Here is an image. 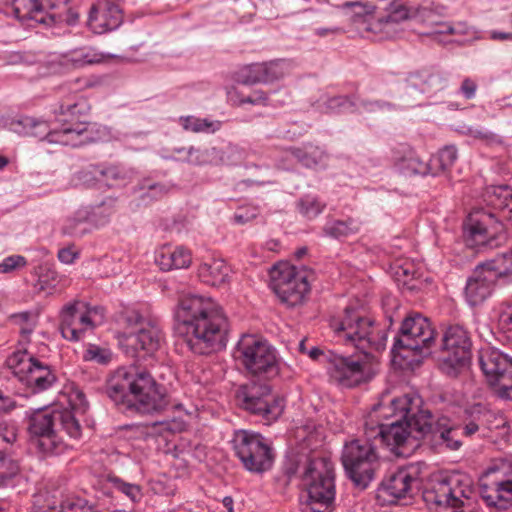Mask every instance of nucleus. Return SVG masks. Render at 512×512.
Here are the masks:
<instances>
[{
  "label": "nucleus",
  "instance_id": "nucleus-14",
  "mask_svg": "<svg viewBox=\"0 0 512 512\" xmlns=\"http://www.w3.org/2000/svg\"><path fill=\"white\" fill-rule=\"evenodd\" d=\"M473 495L472 481L461 475L435 479L422 493L430 509L446 508L452 512H464V508L471 505Z\"/></svg>",
  "mask_w": 512,
  "mask_h": 512
},
{
  "label": "nucleus",
  "instance_id": "nucleus-24",
  "mask_svg": "<svg viewBox=\"0 0 512 512\" xmlns=\"http://www.w3.org/2000/svg\"><path fill=\"white\" fill-rule=\"evenodd\" d=\"M425 469L422 462L398 468L382 481V491L394 499L412 497L420 489Z\"/></svg>",
  "mask_w": 512,
  "mask_h": 512
},
{
  "label": "nucleus",
  "instance_id": "nucleus-34",
  "mask_svg": "<svg viewBox=\"0 0 512 512\" xmlns=\"http://www.w3.org/2000/svg\"><path fill=\"white\" fill-rule=\"evenodd\" d=\"M89 207L78 209L71 217L67 218L62 226V233L75 238L83 237L90 232L87 227L90 224Z\"/></svg>",
  "mask_w": 512,
  "mask_h": 512
},
{
  "label": "nucleus",
  "instance_id": "nucleus-1",
  "mask_svg": "<svg viewBox=\"0 0 512 512\" xmlns=\"http://www.w3.org/2000/svg\"><path fill=\"white\" fill-rule=\"evenodd\" d=\"M175 332L190 351L209 355L227 345L228 320L210 297L190 294L179 299L174 310Z\"/></svg>",
  "mask_w": 512,
  "mask_h": 512
},
{
  "label": "nucleus",
  "instance_id": "nucleus-54",
  "mask_svg": "<svg viewBox=\"0 0 512 512\" xmlns=\"http://www.w3.org/2000/svg\"><path fill=\"white\" fill-rule=\"evenodd\" d=\"M153 426H160L162 431L171 433L181 432L185 429V421L180 417H173L159 422H154Z\"/></svg>",
  "mask_w": 512,
  "mask_h": 512
},
{
  "label": "nucleus",
  "instance_id": "nucleus-59",
  "mask_svg": "<svg viewBox=\"0 0 512 512\" xmlns=\"http://www.w3.org/2000/svg\"><path fill=\"white\" fill-rule=\"evenodd\" d=\"M305 160L309 162V164H303L304 166L311 168L317 166L323 159V152L318 148H313V146H307V152L305 154Z\"/></svg>",
  "mask_w": 512,
  "mask_h": 512
},
{
  "label": "nucleus",
  "instance_id": "nucleus-23",
  "mask_svg": "<svg viewBox=\"0 0 512 512\" xmlns=\"http://www.w3.org/2000/svg\"><path fill=\"white\" fill-rule=\"evenodd\" d=\"M96 307H89L86 302L75 300L66 304L61 310L60 330L62 336L69 341L84 339L87 332L96 327L94 315Z\"/></svg>",
  "mask_w": 512,
  "mask_h": 512
},
{
  "label": "nucleus",
  "instance_id": "nucleus-36",
  "mask_svg": "<svg viewBox=\"0 0 512 512\" xmlns=\"http://www.w3.org/2000/svg\"><path fill=\"white\" fill-rule=\"evenodd\" d=\"M321 107L327 113L356 112L359 109L356 97L344 95L326 98L323 100Z\"/></svg>",
  "mask_w": 512,
  "mask_h": 512
},
{
  "label": "nucleus",
  "instance_id": "nucleus-48",
  "mask_svg": "<svg viewBox=\"0 0 512 512\" xmlns=\"http://www.w3.org/2000/svg\"><path fill=\"white\" fill-rule=\"evenodd\" d=\"M75 178L83 185L93 186L96 182L102 181L101 165H89L84 167L76 172Z\"/></svg>",
  "mask_w": 512,
  "mask_h": 512
},
{
  "label": "nucleus",
  "instance_id": "nucleus-15",
  "mask_svg": "<svg viewBox=\"0 0 512 512\" xmlns=\"http://www.w3.org/2000/svg\"><path fill=\"white\" fill-rule=\"evenodd\" d=\"M448 86L446 73L435 69H423L410 73L403 81L397 82L388 95L399 99L404 106L420 105L425 98L432 97Z\"/></svg>",
  "mask_w": 512,
  "mask_h": 512
},
{
  "label": "nucleus",
  "instance_id": "nucleus-29",
  "mask_svg": "<svg viewBox=\"0 0 512 512\" xmlns=\"http://www.w3.org/2000/svg\"><path fill=\"white\" fill-rule=\"evenodd\" d=\"M57 1L58 0H12L13 15L23 24L29 21L43 23V14L47 12L48 9L57 7Z\"/></svg>",
  "mask_w": 512,
  "mask_h": 512
},
{
  "label": "nucleus",
  "instance_id": "nucleus-26",
  "mask_svg": "<svg viewBox=\"0 0 512 512\" xmlns=\"http://www.w3.org/2000/svg\"><path fill=\"white\" fill-rule=\"evenodd\" d=\"M123 22L122 10L115 3L105 1L91 7L87 25L95 34L116 30Z\"/></svg>",
  "mask_w": 512,
  "mask_h": 512
},
{
  "label": "nucleus",
  "instance_id": "nucleus-6",
  "mask_svg": "<svg viewBox=\"0 0 512 512\" xmlns=\"http://www.w3.org/2000/svg\"><path fill=\"white\" fill-rule=\"evenodd\" d=\"M13 130L24 136H32L49 143L79 147L102 140L105 129L96 123L79 122L75 127L50 129L47 122L24 116L12 122Z\"/></svg>",
  "mask_w": 512,
  "mask_h": 512
},
{
  "label": "nucleus",
  "instance_id": "nucleus-20",
  "mask_svg": "<svg viewBox=\"0 0 512 512\" xmlns=\"http://www.w3.org/2000/svg\"><path fill=\"white\" fill-rule=\"evenodd\" d=\"M241 408L260 418L265 425L276 421L283 413V401L272 394L270 386L252 383L239 388L236 394Z\"/></svg>",
  "mask_w": 512,
  "mask_h": 512
},
{
  "label": "nucleus",
  "instance_id": "nucleus-28",
  "mask_svg": "<svg viewBox=\"0 0 512 512\" xmlns=\"http://www.w3.org/2000/svg\"><path fill=\"white\" fill-rule=\"evenodd\" d=\"M90 111L88 101L76 93H70L55 105L53 113L56 120L64 127H75L76 123L81 122L80 117Z\"/></svg>",
  "mask_w": 512,
  "mask_h": 512
},
{
  "label": "nucleus",
  "instance_id": "nucleus-63",
  "mask_svg": "<svg viewBox=\"0 0 512 512\" xmlns=\"http://www.w3.org/2000/svg\"><path fill=\"white\" fill-rule=\"evenodd\" d=\"M78 252L71 248H62L58 251V259L64 264H71L78 257Z\"/></svg>",
  "mask_w": 512,
  "mask_h": 512
},
{
  "label": "nucleus",
  "instance_id": "nucleus-52",
  "mask_svg": "<svg viewBox=\"0 0 512 512\" xmlns=\"http://www.w3.org/2000/svg\"><path fill=\"white\" fill-rule=\"evenodd\" d=\"M122 319L128 327L140 326V328L146 325V321L152 320L151 318L144 317L135 309H126L122 313Z\"/></svg>",
  "mask_w": 512,
  "mask_h": 512
},
{
  "label": "nucleus",
  "instance_id": "nucleus-25",
  "mask_svg": "<svg viewBox=\"0 0 512 512\" xmlns=\"http://www.w3.org/2000/svg\"><path fill=\"white\" fill-rule=\"evenodd\" d=\"M327 358L331 379L342 387L352 388L367 380V365L360 357L329 352Z\"/></svg>",
  "mask_w": 512,
  "mask_h": 512
},
{
  "label": "nucleus",
  "instance_id": "nucleus-22",
  "mask_svg": "<svg viewBox=\"0 0 512 512\" xmlns=\"http://www.w3.org/2000/svg\"><path fill=\"white\" fill-rule=\"evenodd\" d=\"M479 365L488 382L497 386V395L512 400V357L494 347L479 351Z\"/></svg>",
  "mask_w": 512,
  "mask_h": 512
},
{
  "label": "nucleus",
  "instance_id": "nucleus-31",
  "mask_svg": "<svg viewBox=\"0 0 512 512\" xmlns=\"http://www.w3.org/2000/svg\"><path fill=\"white\" fill-rule=\"evenodd\" d=\"M192 258L189 250L183 247L161 248L155 256V262L163 271L172 269L187 268L191 264Z\"/></svg>",
  "mask_w": 512,
  "mask_h": 512
},
{
  "label": "nucleus",
  "instance_id": "nucleus-3",
  "mask_svg": "<svg viewBox=\"0 0 512 512\" xmlns=\"http://www.w3.org/2000/svg\"><path fill=\"white\" fill-rule=\"evenodd\" d=\"M483 197L487 208L474 209L463 224L466 246L478 251L506 243L508 234L504 221L512 224V189L509 186H489Z\"/></svg>",
  "mask_w": 512,
  "mask_h": 512
},
{
  "label": "nucleus",
  "instance_id": "nucleus-53",
  "mask_svg": "<svg viewBox=\"0 0 512 512\" xmlns=\"http://www.w3.org/2000/svg\"><path fill=\"white\" fill-rule=\"evenodd\" d=\"M141 189H147L150 197L159 198L167 194L172 189V186L166 183H155L145 180L142 183Z\"/></svg>",
  "mask_w": 512,
  "mask_h": 512
},
{
  "label": "nucleus",
  "instance_id": "nucleus-64",
  "mask_svg": "<svg viewBox=\"0 0 512 512\" xmlns=\"http://www.w3.org/2000/svg\"><path fill=\"white\" fill-rule=\"evenodd\" d=\"M62 512H99V511L91 506L82 507V506H80V501H78L76 503H67L66 506H63Z\"/></svg>",
  "mask_w": 512,
  "mask_h": 512
},
{
  "label": "nucleus",
  "instance_id": "nucleus-33",
  "mask_svg": "<svg viewBox=\"0 0 512 512\" xmlns=\"http://www.w3.org/2000/svg\"><path fill=\"white\" fill-rule=\"evenodd\" d=\"M458 158L454 145H447L429 159L430 175L439 176L450 171Z\"/></svg>",
  "mask_w": 512,
  "mask_h": 512
},
{
  "label": "nucleus",
  "instance_id": "nucleus-8",
  "mask_svg": "<svg viewBox=\"0 0 512 512\" xmlns=\"http://www.w3.org/2000/svg\"><path fill=\"white\" fill-rule=\"evenodd\" d=\"M301 482L308 494L303 512H333L335 507V470L327 457H306Z\"/></svg>",
  "mask_w": 512,
  "mask_h": 512
},
{
  "label": "nucleus",
  "instance_id": "nucleus-50",
  "mask_svg": "<svg viewBox=\"0 0 512 512\" xmlns=\"http://www.w3.org/2000/svg\"><path fill=\"white\" fill-rule=\"evenodd\" d=\"M83 357L86 361H93L97 364L106 365L110 362L112 353L106 348L90 344Z\"/></svg>",
  "mask_w": 512,
  "mask_h": 512
},
{
  "label": "nucleus",
  "instance_id": "nucleus-56",
  "mask_svg": "<svg viewBox=\"0 0 512 512\" xmlns=\"http://www.w3.org/2000/svg\"><path fill=\"white\" fill-rule=\"evenodd\" d=\"M113 482L119 491L124 493L132 501H136L140 497V488L138 485L130 484L119 478H114Z\"/></svg>",
  "mask_w": 512,
  "mask_h": 512
},
{
  "label": "nucleus",
  "instance_id": "nucleus-37",
  "mask_svg": "<svg viewBox=\"0 0 512 512\" xmlns=\"http://www.w3.org/2000/svg\"><path fill=\"white\" fill-rule=\"evenodd\" d=\"M358 230H359V223L354 219H348L345 221H342V220L328 221L323 228V232L326 236L336 238V239L354 234V233L358 232Z\"/></svg>",
  "mask_w": 512,
  "mask_h": 512
},
{
  "label": "nucleus",
  "instance_id": "nucleus-10",
  "mask_svg": "<svg viewBox=\"0 0 512 512\" xmlns=\"http://www.w3.org/2000/svg\"><path fill=\"white\" fill-rule=\"evenodd\" d=\"M6 365L24 385L26 397L44 393L58 384L55 368L25 349L13 352Z\"/></svg>",
  "mask_w": 512,
  "mask_h": 512
},
{
  "label": "nucleus",
  "instance_id": "nucleus-27",
  "mask_svg": "<svg viewBox=\"0 0 512 512\" xmlns=\"http://www.w3.org/2000/svg\"><path fill=\"white\" fill-rule=\"evenodd\" d=\"M387 12L385 17L377 20L367 30L382 34L381 38H393L401 31L399 25L402 22L416 16L415 9L397 1L389 5Z\"/></svg>",
  "mask_w": 512,
  "mask_h": 512
},
{
  "label": "nucleus",
  "instance_id": "nucleus-16",
  "mask_svg": "<svg viewBox=\"0 0 512 512\" xmlns=\"http://www.w3.org/2000/svg\"><path fill=\"white\" fill-rule=\"evenodd\" d=\"M471 348L472 340L466 328L459 324L448 326L441 340V371L450 377H456L469 365Z\"/></svg>",
  "mask_w": 512,
  "mask_h": 512
},
{
  "label": "nucleus",
  "instance_id": "nucleus-57",
  "mask_svg": "<svg viewBox=\"0 0 512 512\" xmlns=\"http://www.w3.org/2000/svg\"><path fill=\"white\" fill-rule=\"evenodd\" d=\"M343 9L352 8L354 9V21L362 19L366 15L372 13L371 7L361 2H345L342 4Z\"/></svg>",
  "mask_w": 512,
  "mask_h": 512
},
{
  "label": "nucleus",
  "instance_id": "nucleus-17",
  "mask_svg": "<svg viewBox=\"0 0 512 512\" xmlns=\"http://www.w3.org/2000/svg\"><path fill=\"white\" fill-rule=\"evenodd\" d=\"M489 483L481 487V497L488 507L505 511L512 506V461L496 459L483 472Z\"/></svg>",
  "mask_w": 512,
  "mask_h": 512
},
{
  "label": "nucleus",
  "instance_id": "nucleus-49",
  "mask_svg": "<svg viewBox=\"0 0 512 512\" xmlns=\"http://www.w3.org/2000/svg\"><path fill=\"white\" fill-rule=\"evenodd\" d=\"M19 466L17 462L8 457L4 451H0V486L17 474Z\"/></svg>",
  "mask_w": 512,
  "mask_h": 512
},
{
  "label": "nucleus",
  "instance_id": "nucleus-58",
  "mask_svg": "<svg viewBox=\"0 0 512 512\" xmlns=\"http://www.w3.org/2000/svg\"><path fill=\"white\" fill-rule=\"evenodd\" d=\"M500 330L506 334L508 339H512V310L501 312L498 319Z\"/></svg>",
  "mask_w": 512,
  "mask_h": 512
},
{
  "label": "nucleus",
  "instance_id": "nucleus-32",
  "mask_svg": "<svg viewBox=\"0 0 512 512\" xmlns=\"http://www.w3.org/2000/svg\"><path fill=\"white\" fill-rule=\"evenodd\" d=\"M200 279L211 286H222L229 282L231 269L223 259H211L198 269Z\"/></svg>",
  "mask_w": 512,
  "mask_h": 512
},
{
  "label": "nucleus",
  "instance_id": "nucleus-45",
  "mask_svg": "<svg viewBox=\"0 0 512 512\" xmlns=\"http://www.w3.org/2000/svg\"><path fill=\"white\" fill-rule=\"evenodd\" d=\"M260 64L254 63L247 65L240 69L237 73V82L244 85H253L257 83H263V78L260 71Z\"/></svg>",
  "mask_w": 512,
  "mask_h": 512
},
{
  "label": "nucleus",
  "instance_id": "nucleus-47",
  "mask_svg": "<svg viewBox=\"0 0 512 512\" xmlns=\"http://www.w3.org/2000/svg\"><path fill=\"white\" fill-rule=\"evenodd\" d=\"M359 109L357 112L376 113L379 111H392L396 105L384 100H367L356 97Z\"/></svg>",
  "mask_w": 512,
  "mask_h": 512
},
{
  "label": "nucleus",
  "instance_id": "nucleus-11",
  "mask_svg": "<svg viewBox=\"0 0 512 512\" xmlns=\"http://www.w3.org/2000/svg\"><path fill=\"white\" fill-rule=\"evenodd\" d=\"M506 276H512V247L474 268L464 288L467 303L472 307L482 304L492 295L496 280Z\"/></svg>",
  "mask_w": 512,
  "mask_h": 512
},
{
  "label": "nucleus",
  "instance_id": "nucleus-7",
  "mask_svg": "<svg viewBox=\"0 0 512 512\" xmlns=\"http://www.w3.org/2000/svg\"><path fill=\"white\" fill-rule=\"evenodd\" d=\"M435 329L428 318L417 312L409 313L394 336L391 352L407 365L419 364L431 354L435 343Z\"/></svg>",
  "mask_w": 512,
  "mask_h": 512
},
{
  "label": "nucleus",
  "instance_id": "nucleus-55",
  "mask_svg": "<svg viewBox=\"0 0 512 512\" xmlns=\"http://www.w3.org/2000/svg\"><path fill=\"white\" fill-rule=\"evenodd\" d=\"M306 465V460L304 462L289 459L283 467L284 474L287 476L288 480L291 481L293 478L299 477L301 479V473L303 472V467Z\"/></svg>",
  "mask_w": 512,
  "mask_h": 512
},
{
  "label": "nucleus",
  "instance_id": "nucleus-4",
  "mask_svg": "<svg viewBox=\"0 0 512 512\" xmlns=\"http://www.w3.org/2000/svg\"><path fill=\"white\" fill-rule=\"evenodd\" d=\"M106 393L119 409L140 415H158L169 409L182 410L171 401L166 388L146 371L120 368L107 384Z\"/></svg>",
  "mask_w": 512,
  "mask_h": 512
},
{
  "label": "nucleus",
  "instance_id": "nucleus-51",
  "mask_svg": "<svg viewBox=\"0 0 512 512\" xmlns=\"http://www.w3.org/2000/svg\"><path fill=\"white\" fill-rule=\"evenodd\" d=\"M27 261L21 255H11L0 262V273H11L14 270L26 266Z\"/></svg>",
  "mask_w": 512,
  "mask_h": 512
},
{
  "label": "nucleus",
  "instance_id": "nucleus-44",
  "mask_svg": "<svg viewBox=\"0 0 512 512\" xmlns=\"http://www.w3.org/2000/svg\"><path fill=\"white\" fill-rule=\"evenodd\" d=\"M68 61L73 64L75 67H83L85 65H90L94 63H98L101 61V57L95 53L92 49L89 48H81L74 50L69 55Z\"/></svg>",
  "mask_w": 512,
  "mask_h": 512
},
{
  "label": "nucleus",
  "instance_id": "nucleus-12",
  "mask_svg": "<svg viewBox=\"0 0 512 512\" xmlns=\"http://www.w3.org/2000/svg\"><path fill=\"white\" fill-rule=\"evenodd\" d=\"M233 357L250 375L274 377L279 373L276 349L256 335H242L234 348Z\"/></svg>",
  "mask_w": 512,
  "mask_h": 512
},
{
  "label": "nucleus",
  "instance_id": "nucleus-13",
  "mask_svg": "<svg viewBox=\"0 0 512 512\" xmlns=\"http://www.w3.org/2000/svg\"><path fill=\"white\" fill-rule=\"evenodd\" d=\"M378 446L364 434L362 438L346 443L342 452V463L348 478L355 487L366 489L378 469Z\"/></svg>",
  "mask_w": 512,
  "mask_h": 512
},
{
  "label": "nucleus",
  "instance_id": "nucleus-38",
  "mask_svg": "<svg viewBox=\"0 0 512 512\" xmlns=\"http://www.w3.org/2000/svg\"><path fill=\"white\" fill-rule=\"evenodd\" d=\"M179 121L185 130L195 133H214L221 127L220 121H213L207 118H197L195 116H182Z\"/></svg>",
  "mask_w": 512,
  "mask_h": 512
},
{
  "label": "nucleus",
  "instance_id": "nucleus-41",
  "mask_svg": "<svg viewBox=\"0 0 512 512\" xmlns=\"http://www.w3.org/2000/svg\"><path fill=\"white\" fill-rule=\"evenodd\" d=\"M326 207V203L314 196H304L297 202L299 213L311 220L320 215Z\"/></svg>",
  "mask_w": 512,
  "mask_h": 512
},
{
  "label": "nucleus",
  "instance_id": "nucleus-46",
  "mask_svg": "<svg viewBox=\"0 0 512 512\" xmlns=\"http://www.w3.org/2000/svg\"><path fill=\"white\" fill-rule=\"evenodd\" d=\"M246 158V151L236 144H228L220 152V160L226 165H238Z\"/></svg>",
  "mask_w": 512,
  "mask_h": 512
},
{
  "label": "nucleus",
  "instance_id": "nucleus-2",
  "mask_svg": "<svg viewBox=\"0 0 512 512\" xmlns=\"http://www.w3.org/2000/svg\"><path fill=\"white\" fill-rule=\"evenodd\" d=\"M418 397L403 395L389 398L381 395L365 420V435L379 446H386L398 456L406 454V446L416 437L415 422L423 409Z\"/></svg>",
  "mask_w": 512,
  "mask_h": 512
},
{
  "label": "nucleus",
  "instance_id": "nucleus-9",
  "mask_svg": "<svg viewBox=\"0 0 512 512\" xmlns=\"http://www.w3.org/2000/svg\"><path fill=\"white\" fill-rule=\"evenodd\" d=\"M331 327L339 340L355 346L365 355L386 347V330L378 327L371 318L362 315L354 307H346L343 318L333 321Z\"/></svg>",
  "mask_w": 512,
  "mask_h": 512
},
{
  "label": "nucleus",
  "instance_id": "nucleus-43",
  "mask_svg": "<svg viewBox=\"0 0 512 512\" xmlns=\"http://www.w3.org/2000/svg\"><path fill=\"white\" fill-rule=\"evenodd\" d=\"M263 83H271L282 78L285 74V64L281 60L259 63Z\"/></svg>",
  "mask_w": 512,
  "mask_h": 512
},
{
  "label": "nucleus",
  "instance_id": "nucleus-62",
  "mask_svg": "<svg viewBox=\"0 0 512 512\" xmlns=\"http://www.w3.org/2000/svg\"><path fill=\"white\" fill-rule=\"evenodd\" d=\"M242 104L267 105V96L263 91H255L251 95L240 100Z\"/></svg>",
  "mask_w": 512,
  "mask_h": 512
},
{
  "label": "nucleus",
  "instance_id": "nucleus-5",
  "mask_svg": "<svg viewBox=\"0 0 512 512\" xmlns=\"http://www.w3.org/2000/svg\"><path fill=\"white\" fill-rule=\"evenodd\" d=\"M70 408L58 410L46 406L26 412L28 432L36 438L38 449L47 455L60 454L65 450L63 433L72 439L82 434L81 422L88 409V403L80 390L69 396Z\"/></svg>",
  "mask_w": 512,
  "mask_h": 512
},
{
  "label": "nucleus",
  "instance_id": "nucleus-61",
  "mask_svg": "<svg viewBox=\"0 0 512 512\" xmlns=\"http://www.w3.org/2000/svg\"><path fill=\"white\" fill-rule=\"evenodd\" d=\"M477 90V84L470 78H465L460 86V92L466 99L474 98Z\"/></svg>",
  "mask_w": 512,
  "mask_h": 512
},
{
  "label": "nucleus",
  "instance_id": "nucleus-35",
  "mask_svg": "<svg viewBox=\"0 0 512 512\" xmlns=\"http://www.w3.org/2000/svg\"><path fill=\"white\" fill-rule=\"evenodd\" d=\"M399 170L405 175H430L429 161H423L414 150L408 149L397 161Z\"/></svg>",
  "mask_w": 512,
  "mask_h": 512
},
{
  "label": "nucleus",
  "instance_id": "nucleus-21",
  "mask_svg": "<svg viewBox=\"0 0 512 512\" xmlns=\"http://www.w3.org/2000/svg\"><path fill=\"white\" fill-rule=\"evenodd\" d=\"M270 286L281 302L289 307L301 304L310 290L306 272L289 264L273 267Z\"/></svg>",
  "mask_w": 512,
  "mask_h": 512
},
{
  "label": "nucleus",
  "instance_id": "nucleus-30",
  "mask_svg": "<svg viewBox=\"0 0 512 512\" xmlns=\"http://www.w3.org/2000/svg\"><path fill=\"white\" fill-rule=\"evenodd\" d=\"M133 338V344L148 355L158 351L164 342L162 328L157 319L146 321V325L139 328Z\"/></svg>",
  "mask_w": 512,
  "mask_h": 512
},
{
  "label": "nucleus",
  "instance_id": "nucleus-18",
  "mask_svg": "<svg viewBox=\"0 0 512 512\" xmlns=\"http://www.w3.org/2000/svg\"><path fill=\"white\" fill-rule=\"evenodd\" d=\"M233 449L244 468L252 473H263L273 464V453L267 439L249 430L235 432Z\"/></svg>",
  "mask_w": 512,
  "mask_h": 512
},
{
  "label": "nucleus",
  "instance_id": "nucleus-42",
  "mask_svg": "<svg viewBox=\"0 0 512 512\" xmlns=\"http://www.w3.org/2000/svg\"><path fill=\"white\" fill-rule=\"evenodd\" d=\"M218 154L219 152L216 148L202 150L190 146L187 149V156L183 158V161L196 166L206 165L211 163L212 159Z\"/></svg>",
  "mask_w": 512,
  "mask_h": 512
},
{
  "label": "nucleus",
  "instance_id": "nucleus-19",
  "mask_svg": "<svg viewBox=\"0 0 512 512\" xmlns=\"http://www.w3.org/2000/svg\"><path fill=\"white\" fill-rule=\"evenodd\" d=\"M416 437L428 441L440 451H456L462 446L460 429L445 416L435 417L429 410H422L415 422Z\"/></svg>",
  "mask_w": 512,
  "mask_h": 512
},
{
  "label": "nucleus",
  "instance_id": "nucleus-40",
  "mask_svg": "<svg viewBox=\"0 0 512 512\" xmlns=\"http://www.w3.org/2000/svg\"><path fill=\"white\" fill-rule=\"evenodd\" d=\"M101 178L109 186L125 185L131 178V172L117 165H101Z\"/></svg>",
  "mask_w": 512,
  "mask_h": 512
},
{
  "label": "nucleus",
  "instance_id": "nucleus-60",
  "mask_svg": "<svg viewBox=\"0 0 512 512\" xmlns=\"http://www.w3.org/2000/svg\"><path fill=\"white\" fill-rule=\"evenodd\" d=\"M468 31L469 26L465 22H456L443 25V29L440 32L451 35H466Z\"/></svg>",
  "mask_w": 512,
  "mask_h": 512
},
{
  "label": "nucleus",
  "instance_id": "nucleus-39",
  "mask_svg": "<svg viewBox=\"0 0 512 512\" xmlns=\"http://www.w3.org/2000/svg\"><path fill=\"white\" fill-rule=\"evenodd\" d=\"M115 212V200L105 199L99 205L89 207L90 224L94 226H103L108 223L110 217Z\"/></svg>",
  "mask_w": 512,
  "mask_h": 512
}]
</instances>
